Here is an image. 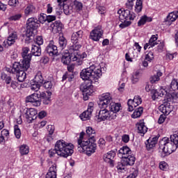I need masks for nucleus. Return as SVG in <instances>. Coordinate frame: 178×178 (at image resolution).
I'll list each match as a JSON object with an SVG mask.
<instances>
[{
  "label": "nucleus",
  "mask_w": 178,
  "mask_h": 178,
  "mask_svg": "<svg viewBox=\"0 0 178 178\" xmlns=\"http://www.w3.org/2000/svg\"><path fill=\"white\" fill-rule=\"evenodd\" d=\"M37 12V8L33 4H27L24 9V15L25 16H30V15H34Z\"/></svg>",
  "instance_id": "31"
},
{
  "label": "nucleus",
  "mask_w": 178,
  "mask_h": 178,
  "mask_svg": "<svg viewBox=\"0 0 178 178\" xmlns=\"http://www.w3.org/2000/svg\"><path fill=\"white\" fill-rule=\"evenodd\" d=\"M51 29H52L53 33L56 34V33H60L62 31V29L63 27V25L60 22L56 21L50 26Z\"/></svg>",
  "instance_id": "32"
},
{
  "label": "nucleus",
  "mask_w": 178,
  "mask_h": 178,
  "mask_svg": "<svg viewBox=\"0 0 178 178\" xmlns=\"http://www.w3.org/2000/svg\"><path fill=\"white\" fill-rule=\"evenodd\" d=\"M126 166H127V165H124V163L121 160V161L118 162L117 164V169L118 172H123V170H126Z\"/></svg>",
  "instance_id": "50"
},
{
  "label": "nucleus",
  "mask_w": 178,
  "mask_h": 178,
  "mask_svg": "<svg viewBox=\"0 0 178 178\" xmlns=\"http://www.w3.org/2000/svg\"><path fill=\"white\" fill-rule=\"evenodd\" d=\"M92 111H94V103L90 102L88 106L87 111H85L80 115L81 120H90L91 116L92 115Z\"/></svg>",
  "instance_id": "19"
},
{
  "label": "nucleus",
  "mask_w": 178,
  "mask_h": 178,
  "mask_svg": "<svg viewBox=\"0 0 178 178\" xmlns=\"http://www.w3.org/2000/svg\"><path fill=\"white\" fill-rule=\"evenodd\" d=\"M40 27V22L35 17L29 18L26 21V41L30 42L31 41V37L34 35L35 30H37Z\"/></svg>",
  "instance_id": "6"
},
{
  "label": "nucleus",
  "mask_w": 178,
  "mask_h": 178,
  "mask_svg": "<svg viewBox=\"0 0 178 178\" xmlns=\"http://www.w3.org/2000/svg\"><path fill=\"white\" fill-rule=\"evenodd\" d=\"M142 102L143 99L138 95L135 96L134 99H129L127 102L129 112H133L134 108L140 105Z\"/></svg>",
  "instance_id": "15"
},
{
  "label": "nucleus",
  "mask_w": 178,
  "mask_h": 178,
  "mask_svg": "<svg viewBox=\"0 0 178 178\" xmlns=\"http://www.w3.org/2000/svg\"><path fill=\"white\" fill-rule=\"evenodd\" d=\"M30 152V148L27 145H22L19 146V153L21 155H27Z\"/></svg>",
  "instance_id": "41"
},
{
  "label": "nucleus",
  "mask_w": 178,
  "mask_h": 178,
  "mask_svg": "<svg viewBox=\"0 0 178 178\" xmlns=\"http://www.w3.org/2000/svg\"><path fill=\"white\" fill-rule=\"evenodd\" d=\"M95 139H90L87 138L86 133L81 132L78 139V150L80 152H83L88 156H90L95 152L97 149V143Z\"/></svg>",
  "instance_id": "4"
},
{
  "label": "nucleus",
  "mask_w": 178,
  "mask_h": 178,
  "mask_svg": "<svg viewBox=\"0 0 178 178\" xmlns=\"http://www.w3.org/2000/svg\"><path fill=\"white\" fill-rule=\"evenodd\" d=\"M43 87H44V88H46L47 90L52 88V82H51L50 81H45L43 83Z\"/></svg>",
  "instance_id": "61"
},
{
  "label": "nucleus",
  "mask_w": 178,
  "mask_h": 178,
  "mask_svg": "<svg viewBox=\"0 0 178 178\" xmlns=\"http://www.w3.org/2000/svg\"><path fill=\"white\" fill-rule=\"evenodd\" d=\"M142 48L143 47H141V46H140L138 42H135L134 43L133 49H134V51L137 50L138 53L136 54H134V58H138V55H140V53L141 52Z\"/></svg>",
  "instance_id": "48"
},
{
  "label": "nucleus",
  "mask_w": 178,
  "mask_h": 178,
  "mask_svg": "<svg viewBox=\"0 0 178 178\" xmlns=\"http://www.w3.org/2000/svg\"><path fill=\"white\" fill-rule=\"evenodd\" d=\"M31 54L34 56H41V47L37 45H32Z\"/></svg>",
  "instance_id": "39"
},
{
  "label": "nucleus",
  "mask_w": 178,
  "mask_h": 178,
  "mask_svg": "<svg viewBox=\"0 0 178 178\" xmlns=\"http://www.w3.org/2000/svg\"><path fill=\"white\" fill-rule=\"evenodd\" d=\"M122 161H123L124 165H127V166H133L134 162H136V157L134 156V154H130L129 156L122 159Z\"/></svg>",
  "instance_id": "30"
},
{
  "label": "nucleus",
  "mask_w": 178,
  "mask_h": 178,
  "mask_svg": "<svg viewBox=\"0 0 178 178\" xmlns=\"http://www.w3.org/2000/svg\"><path fill=\"white\" fill-rule=\"evenodd\" d=\"M99 108H108L112 102V95L109 92L103 93L99 97Z\"/></svg>",
  "instance_id": "13"
},
{
  "label": "nucleus",
  "mask_w": 178,
  "mask_h": 178,
  "mask_svg": "<svg viewBox=\"0 0 178 178\" xmlns=\"http://www.w3.org/2000/svg\"><path fill=\"white\" fill-rule=\"evenodd\" d=\"M92 84H98V83L94 82H85L81 86V90L83 92V99L87 101L88 97L92 95L94 93V86Z\"/></svg>",
  "instance_id": "11"
},
{
  "label": "nucleus",
  "mask_w": 178,
  "mask_h": 178,
  "mask_svg": "<svg viewBox=\"0 0 178 178\" xmlns=\"http://www.w3.org/2000/svg\"><path fill=\"white\" fill-rule=\"evenodd\" d=\"M143 107H138V108L135 109L133 114L131 115V118L133 119H137V118H140L141 115H143Z\"/></svg>",
  "instance_id": "42"
},
{
  "label": "nucleus",
  "mask_w": 178,
  "mask_h": 178,
  "mask_svg": "<svg viewBox=\"0 0 178 178\" xmlns=\"http://www.w3.org/2000/svg\"><path fill=\"white\" fill-rule=\"evenodd\" d=\"M1 78L6 82V84H10V82L12 81V78L3 72L1 73Z\"/></svg>",
  "instance_id": "52"
},
{
  "label": "nucleus",
  "mask_w": 178,
  "mask_h": 178,
  "mask_svg": "<svg viewBox=\"0 0 178 178\" xmlns=\"http://www.w3.org/2000/svg\"><path fill=\"white\" fill-rule=\"evenodd\" d=\"M51 95H52L51 92H40L39 98H40V101L42 100L44 105H49L51 104Z\"/></svg>",
  "instance_id": "24"
},
{
  "label": "nucleus",
  "mask_w": 178,
  "mask_h": 178,
  "mask_svg": "<svg viewBox=\"0 0 178 178\" xmlns=\"http://www.w3.org/2000/svg\"><path fill=\"white\" fill-rule=\"evenodd\" d=\"M163 73L161 71L157 72L156 75H153L150 77L149 81L152 84H155V83H158L161 79L159 77H162Z\"/></svg>",
  "instance_id": "37"
},
{
  "label": "nucleus",
  "mask_w": 178,
  "mask_h": 178,
  "mask_svg": "<svg viewBox=\"0 0 178 178\" xmlns=\"http://www.w3.org/2000/svg\"><path fill=\"white\" fill-rule=\"evenodd\" d=\"M166 115L165 114H162L160 115L159 120H158V123L159 124H162V123H164L165 120H166Z\"/></svg>",
  "instance_id": "60"
},
{
  "label": "nucleus",
  "mask_w": 178,
  "mask_h": 178,
  "mask_svg": "<svg viewBox=\"0 0 178 178\" xmlns=\"http://www.w3.org/2000/svg\"><path fill=\"white\" fill-rule=\"evenodd\" d=\"M152 22V18L150 17H147V15H144L140 17V20L138 22V26L140 27L141 26H144L145 23H149Z\"/></svg>",
  "instance_id": "36"
},
{
  "label": "nucleus",
  "mask_w": 178,
  "mask_h": 178,
  "mask_svg": "<svg viewBox=\"0 0 178 178\" xmlns=\"http://www.w3.org/2000/svg\"><path fill=\"white\" fill-rule=\"evenodd\" d=\"M22 18V14H17L15 15H13L10 17V20H14L16 22V20H19Z\"/></svg>",
  "instance_id": "62"
},
{
  "label": "nucleus",
  "mask_w": 178,
  "mask_h": 178,
  "mask_svg": "<svg viewBox=\"0 0 178 178\" xmlns=\"http://www.w3.org/2000/svg\"><path fill=\"white\" fill-rule=\"evenodd\" d=\"M104 36V30L102 29V26L98 25L90 33L89 38L92 41H95L98 42L101 38Z\"/></svg>",
  "instance_id": "12"
},
{
  "label": "nucleus",
  "mask_w": 178,
  "mask_h": 178,
  "mask_svg": "<svg viewBox=\"0 0 178 178\" xmlns=\"http://www.w3.org/2000/svg\"><path fill=\"white\" fill-rule=\"evenodd\" d=\"M114 119H116V115L115 113H111L107 108H100V111L95 116V120L99 122Z\"/></svg>",
  "instance_id": "8"
},
{
  "label": "nucleus",
  "mask_w": 178,
  "mask_h": 178,
  "mask_svg": "<svg viewBox=\"0 0 178 178\" xmlns=\"http://www.w3.org/2000/svg\"><path fill=\"white\" fill-rule=\"evenodd\" d=\"M136 0H127V3H126V7L127 8V9H133V6H134V1Z\"/></svg>",
  "instance_id": "58"
},
{
  "label": "nucleus",
  "mask_w": 178,
  "mask_h": 178,
  "mask_svg": "<svg viewBox=\"0 0 178 178\" xmlns=\"http://www.w3.org/2000/svg\"><path fill=\"white\" fill-rule=\"evenodd\" d=\"M138 176V170H135L133 173L130 174L127 178H136Z\"/></svg>",
  "instance_id": "64"
},
{
  "label": "nucleus",
  "mask_w": 178,
  "mask_h": 178,
  "mask_svg": "<svg viewBox=\"0 0 178 178\" xmlns=\"http://www.w3.org/2000/svg\"><path fill=\"white\" fill-rule=\"evenodd\" d=\"M5 127V124L3 121L0 122V130ZM9 139V130L8 129H3L0 134V144L1 143H5V141H8Z\"/></svg>",
  "instance_id": "22"
},
{
  "label": "nucleus",
  "mask_w": 178,
  "mask_h": 178,
  "mask_svg": "<svg viewBox=\"0 0 178 178\" xmlns=\"http://www.w3.org/2000/svg\"><path fill=\"white\" fill-rule=\"evenodd\" d=\"M46 51L49 55V56H55L58 55V47L55 45L54 40H51L46 47Z\"/></svg>",
  "instance_id": "21"
},
{
  "label": "nucleus",
  "mask_w": 178,
  "mask_h": 178,
  "mask_svg": "<svg viewBox=\"0 0 178 178\" xmlns=\"http://www.w3.org/2000/svg\"><path fill=\"white\" fill-rule=\"evenodd\" d=\"M83 38V31L80 30L77 32H74L71 37V41L72 44L70 47H79V49L81 48V45L79 43Z\"/></svg>",
  "instance_id": "14"
},
{
  "label": "nucleus",
  "mask_w": 178,
  "mask_h": 178,
  "mask_svg": "<svg viewBox=\"0 0 178 178\" xmlns=\"http://www.w3.org/2000/svg\"><path fill=\"white\" fill-rule=\"evenodd\" d=\"M58 44L62 49H65L67 45V40L66 38H65V37L61 36L58 39Z\"/></svg>",
  "instance_id": "44"
},
{
  "label": "nucleus",
  "mask_w": 178,
  "mask_h": 178,
  "mask_svg": "<svg viewBox=\"0 0 178 178\" xmlns=\"http://www.w3.org/2000/svg\"><path fill=\"white\" fill-rule=\"evenodd\" d=\"M178 148V136L176 134L170 136V140L168 138H163L159 142V152L162 158L170 155Z\"/></svg>",
  "instance_id": "3"
},
{
  "label": "nucleus",
  "mask_w": 178,
  "mask_h": 178,
  "mask_svg": "<svg viewBox=\"0 0 178 178\" xmlns=\"http://www.w3.org/2000/svg\"><path fill=\"white\" fill-rule=\"evenodd\" d=\"M151 94H152V98L154 101L155 99H157V98H159V97H163L165 95V99L168 101V90L164 88H161L159 90H155V89H152L151 90Z\"/></svg>",
  "instance_id": "18"
},
{
  "label": "nucleus",
  "mask_w": 178,
  "mask_h": 178,
  "mask_svg": "<svg viewBox=\"0 0 178 178\" xmlns=\"http://www.w3.org/2000/svg\"><path fill=\"white\" fill-rule=\"evenodd\" d=\"M47 17L48 15H47V14L41 13L38 18V23H45L47 20Z\"/></svg>",
  "instance_id": "54"
},
{
  "label": "nucleus",
  "mask_w": 178,
  "mask_h": 178,
  "mask_svg": "<svg viewBox=\"0 0 178 178\" xmlns=\"http://www.w3.org/2000/svg\"><path fill=\"white\" fill-rule=\"evenodd\" d=\"M79 49L80 46H70L68 53H65L63 56L61 62L64 65H69L72 60V62H76L78 66L83 65V60L84 58H87V54L84 52L80 54Z\"/></svg>",
  "instance_id": "2"
},
{
  "label": "nucleus",
  "mask_w": 178,
  "mask_h": 178,
  "mask_svg": "<svg viewBox=\"0 0 178 178\" xmlns=\"http://www.w3.org/2000/svg\"><path fill=\"white\" fill-rule=\"evenodd\" d=\"M176 53H174V54H170V53H168L166 54V60H172L175 56H176Z\"/></svg>",
  "instance_id": "63"
},
{
  "label": "nucleus",
  "mask_w": 178,
  "mask_h": 178,
  "mask_svg": "<svg viewBox=\"0 0 178 178\" xmlns=\"http://www.w3.org/2000/svg\"><path fill=\"white\" fill-rule=\"evenodd\" d=\"M158 35H152L150 38L149 42L146 43L144 46V49H148V48H152L155 45H158Z\"/></svg>",
  "instance_id": "27"
},
{
  "label": "nucleus",
  "mask_w": 178,
  "mask_h": 178,
  "mask_svg": "<svg viewBox=\"0 0 178 178\" xmlns=\"http://www.w3.org/2000/svg\"><path fill=\"white\" fill-rule=\"evenodd\" d=\"M74 152V145L73 144L68 143L63 140H60L56 143L54 149H51L49 151V155L50 158H52L57 154L58 156L67 158V156H72Z\"/></svg>",
  "instance_id": "1"
},
{
  "label": "nucleus",
  "mask_w": 178,
  "mask_h": 178,
  "mask_svg": "<svg viewBox=\"0 0 178 178\" xmlns=\"http://www.w3.org/2000/svg\"><path fill=\"white\" fill-rule=\"evenodd\" d=\"M66 4H67V0H57V5L59 8H63Z\"/></svg>",
  "instance_id": "59"
},
{
  "label": "nucleus",
  "mask_w": 178,
  "mask_h": 178,
  "mask_svg": "<svg viewBox=\"0 0 178 178\" xmlns=\"http://www.w3.org/2000/svg\"><path fill=\"white\" fill-rule=\"evenodd\" d=\"M160 112L163 113V115H170V112L173 110V106L170 105L169 102H164L163 104L160 105L159 107Z\"/></svg>",
  "instance_id": "23"
},
{
  "label": "nucleus",
  "mask_w": 178,
  "mask_h": 178,
  "mask_svg": "<svg viewBox=\"0 0 178 178\" xmlns=\"http://www.w3.org/2000/svg\"><path fill=\"white\" fill-rule=\"evenodd\" d=\"M30 49L29 47H24L22 49V56L23 59H31V54H29Z\"/></svg>",
  "instance_id": "43"
},
{
  "label": "nucleus",
  "mask_w": 178,
  "mask_h": 178,
  "mask_svg": "<svg viewBox=\"0 0 178 178\" xmlns=\"http://www.w3.org/2000/svg\"><path fill=\"white\" fill-rule=\"evenodd\" d=\"M15 73H17V79L18 81L22 83V81H24V80H26L27 74H26V72L24 70H20L19 71Z\"/></svg>",
  "instance_id": "38"
},
{
  "label": "nucleus",
  "mask_w": 178,
  "mask_h": 178,
  "mask_svg": "<svg viewBox=\"0 0 178 178\" xmlns=\"http://www.w3.org/2000/svg\"><path fill=\"white\" fill-rule=\"evenodd\" d=\"M131 154V149L127 146H124L119 150V156L122 158V159Z\"/></svg>",
  "instance_id": "29"
},
{
  "label": "nucleus",
  "mask_w": 178,
  "mask_h": 178,
  "mask_svg": "<svg viewBox=\"0 0 178 178\" xmlns=\"http://www.w3.org/2000/svg\"><path fill=\"white\" fill-rule=\"evenodd\" d=\"M143 10V0H136L135 6V12L140 13Z\"/></svg>",
  "instance_id": "45"
},
{
  "label": "nucleus",
  "mask_w": 178,
  "mask_h": 178,
  "mask_svg": "<svg viewBox=\"0 0 178 178\" xmlns=\"http://www.w3.org/2000/svg\"><path fill=\"white\" fill-rule=\"evenodd\" d=\"M159 136H154L153 138H149L146 142L145 145L147 149H152L155 148V145L158 143Z\"/></svg>",
  "instance_id": "28"
},
{
  "label": "nucleus",
  "mask_w": 178,
  "mask_h": 178,
  "mask_svg": "<svg viewBox=\"0 0 178 178\" xmlns=\"http://www.w3.org/2000/svg\"><path fill=\"white\" fill-rule=\"evenodd\" d=\"M26 102H31L33 106H40L41 105V97H40L38 93H33L26 97Z\"/></svg>",
  "instance_id": "16"
},
{
  "label": "nucleus",
  "mask_w": 178,
  "mask_h": 178,
  "mask_svg": "<svg viewBox=\"0 0 178 178\" xmlns=\"http://www.w3.org/2000/svg\"><path fill=\"white\" fill-rule=\"evenodd\" d=\"M74 6L76 10H81L83 9V3L77 0L74 1Z\"/></svg>",
  "instance_id": "56"
},
{
  "label": "nucleus",
  "mask_w": 178,
  "mask_h": 178,
  "mask_svg": "<svg viewBox=\"0 0 178 178\" xmlns=\"http://www.w3.org/2000/svg\"><path fill=\"white\" fill-rule=\"evenodd\" d=\"M116 156V153L113 151H110L107 152L106 154H104L103 156V160L104 162H106L107 163H110L111 165H113V158Z\"/></svg>",
  "instance_id": "26"
},
{
  "label": "nucleus",
  "mask_w": 178,
  "mask_h": 178,
  "mask_svg": "<svg viewBox=\"0 0 178 178\" xmlns=\"http://www.w3.org/2000/svg\"><path fill=\"white\" fill-rule=\"evenodd\" d=\"M40 88H41V85L37 82H34V83L31 86V90L35 91V92H38Z\"/></svg>",
  "instance_id": "53"
},
{
  "label": "nucleus",
  "mask_w": 178,
  "mask_h": 178,
  "mask_svg": "<svg viewBox=\"0 0 178 178\" xmlns=\"http://www.w3.org/2000/svg\"><path fill=\"white\" fill-rule=\"evenodd\" d=\"M62 8L63 9L65 15H69L73 12V8L72 7V6H70L69 4H66L63 6Z\"/></svg>",
  "instance_id": "47"
},
{
  "label": "nucleus",
  "mask_w": 178,
  "mask_h": 178,
  "mask_svg": "<svg viewBox=\"0 0 178 178\" xmlns=\"http://www.w3.org/2000/svg\"><path fill=\"white\" fill-rule=\"evenodd\" d=\"M56 164H53L46 175V178H56Z\"/></svg>",
  "instance_id": "33"
},
{
  "label": "nucleus",
  "mask_w": 178,
  "mask_h": 178,
  "mask_svg": "<svg viewBox=\"0 0 178 178\" xmlns=\"http://www.w3.org/2000/svg\"><path fill=\"white\" fill-rule=\"evenodd\" d=\"M80 76L82 80L86 81L85 83H98L102 76V70L99 66L91 65L90 67L83 69Z\"/></svg>",
  "instance_id": "5"
},
{
  "label": "nucleus",
  "mask_w": 178,
  "mask_h": 178,
  "mask_svg": "<svg viewBox=\"0 0 178 178\" xmlns=\"http://www.w3.org/2000/svg\"><path fill=\"white\" fill-rule=\"evenodd\" d=\"M159 168L161 169V170H168V169L169 168V165H168V163L165 161H161L159 163Z\"/></svg>",
  "instance_id": "57"
},
{
  "label": "nucleus",
  "mask_w": 178,
  "mask_h": 178,
  "mask_svg": "<svg viewBox=\"0 0 178 178\" xmlns=\"http://www.w3.org/2000/svg\"><path fill=\"white\" fill-rule=\"evenodd\" d=\"M178 90V79H173L170 83V88H166L167 91L168 102H170L172 99H176L177 98V93L176 91Z\"/></svg>",
  "instance_id": "9"
},
{
  "label": "nucleus",
  "mask_w": 178,
  "mask_h": 178,
  "mask_svg": "<svg viewBox=\"0 0 178 178\" xmlns=\"http://www.w3.org/2000/svg\"><path fill=\"white\" fill-rule=\"evenodd\" d=\"M138 80H140V72L136 71L132 74L131 82L133 84H136V83H138Z\"/></svg>",
  "instance_id": "46"
},
{
  "label": "nucleus",
  "mask_w": 178,
  "mask_h": 178,
  "mask_svg": "<svg viewBox=\"0 0 178 178\" xmlns=\"http://www.w3.org/2000/svg\"><path fill=\"white\" fill-rule=\"evenodd\" d=\"M118 13H120V19H125L120 24V29H126V27H129V26L131 24V21L134 20L136 16V13L129 10H124L123 11L119 10Z\"/></svg>",
  "instance_id": "7"
},
{
  "label": "nucleus",
  "mask_w": 178,
  "mask_h": 178,
  "mask_svg": "<svg viewBox=\"0 0 178 178\" xmlns=\"http://www.w3.org/2000/svg\"><path fill=\"white\" fill-rule=\"evenodd\" d=\"M17 40V33L13 32L9 33V35L7 39H6L3 41V45L8 48V47H11V45H13L15 42H16V40Z\"/></svg>",
  "instance_id": "20"
},
{
  "label": "nucleus",
  "mask_w": 178,
  "mask_h": 178,
  "mask_svg": "<svg viewBox=\"0 0 178 178\" xmlns=\"http://www.w3.org/2000/svg\"><path fill=\"white\" fill-rule=\"evenodd\" d=\"M14 133L16 138H20L22 137V132L20 131V128H19V125L14 126Z\"/></svg>",
  "instance_id": "51"
},
{
  "label": "nucleus",
  "mask_w": 178,
  "mask_h": 178,
  "mask_svg": "<svg viewBox=\"0 0 178 178\" xmlns=\"http://www.w3.org/2000/svg\"><path fill=\"white\" fill-rule=\"evenodd\" d=\"M108 107L110 113H115V118H118L117 112H119V111L122 109V105L119 103H115L113 102H111L109 104Z\"/></svg>",
  "instance_id": "25"
},
{
  "label": "nucleus",
  "mask_w": 178,
  "mask_h": 178,
  "mask_svg": "<svg viewBox=\"0 0 178 178\" xmlns=\"http://www.w3.org/2000/svg\"><path fill=\"white\" fill-rule=\"evenodd\" d=\"M35 83H38V84H40V86H42V83H44V78L42 77L41 73H38L35 75Z\"/></svg>",
  "instance_id": "49"
},
{
  "label": "nucleus",
  "mask_w": 178,
  "mask_h": 178,
  "mask_svg": "<svg viewBox=\"0 0 178 178\" xmlns=\"http://www.w3.org/2000/svg\"><path fill=\"white\" fill-rule=\"evenodd\" d=\"M154 52L152 51H149L147 54H146L145 56V60H147V62H152V60H154Z\"/></svg>",
  "instance_id": "55"
},
{
  "label": "nucleus",
  "mask_w": 178,
  "mask_h": 178,
  "mask_svg": "<svg viewBox=\"0 0 178 178\" xmlns=\"http://www.w3.org/2000/svg\"><path fill=\"white\" fill-rule=\"evenodd\" d=\"M31 59L26 58L23 60L17 63L15 62L13 65V67L11 68L10 73H13V74L17 73V72H19V70H27L30 67V61Z\"/></svg>",
  "instance_id": "10"
},
{
  "label": "nucleus",
  "mask_w": 178,
  "mask_h": 178,
  "mask_svg": "<svg viewBox=\"0 0 178 178\" xmlns=\"http://www.w3.org/2000/svg\"><path fill=\"white\" fill-rule=\"evenodd\" d=\"M85 134L86 135V138L95 140V130L92 129V127H86V133Z\"/></svg>",
  "instance_id": "35"
},
{
  "label": "nucleus",
  "mask_w": 178,
  "mask_h": 178,
  "mask_svg": "<svg viewBox=\"0 0 178 178\" xmlns=\"http://www.w3.org/2000/svg\"><path fill=\"white\" fill-rule=\"evenodd\" d=\"M25 113L24 114V118H26L28 123H31L33 120L37 119V110L34 108H26Z\"/></svg>",
  "instance_id": "17"
},
{
  "label": "nucleus",
  "mask_w": 178,
  "mask_h": 178,
  "mask_svg": "<svg viewBox=\"0 0 178 178\" xmlns=\"http://www.w3.org/2000/svg\"><path fill=\"white\" fill-rule=\"evenodd\" d=\"M178 17V11H173L167 16V22H176Z\"/></svg>",
  "instance_id": "40"
},
{
  "label": "nucleus",
  "mask_w": 178,
  "mask_h": 178,
  "mask_svg": "<svg viewBox=\"0 0 178 178\" xmlns=\"http://www.w3.org/2000/svg\"><path fill=\"white\" fill-rule=\"evenodd\" d=\"M136 127L138 128V131L139 134H143V136H144V134H145V133L148 131V128L147 127V126H145V122H138L136 124Z\"/></svg>",
  "instance_id": "34"
}]
</instances>
